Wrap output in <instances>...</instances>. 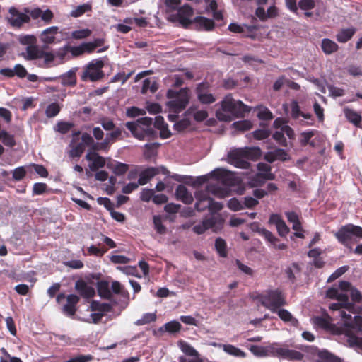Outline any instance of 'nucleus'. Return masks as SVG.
Here are the masks:
<instances>
[{"label": "nucleus", "instance_id": "e2e57ef3", "mask_svg": "<svg viewBox=\"0 0 362 362\" xmlns=\"http://www.w3.org/2000/svg\"><path fill=\"white\" fill-rule=\"evenodd\" d=\"M153 222L157 233L159 234H165L166 233V227L163 224L162 218L160 216H154Z\"/></svg>", "mask_w": 362, "mask_h": 362}, {"label": "nucleus", "instance_id": "4468645a", "mask_svg": "<svg viewBox=\"0 0 362 362\" xmlns=\"http://www.w3.org/2000/svg\"><path fill=\"white\" fill-rule=\"evenodd\" d=\"M268 223L276 226L277 233L281 237H286L290 232L289 228L279 214H272Z\"/></svg>", "mask_w": 362, "mask_h": 362}, {"label": "nucleus", "instance_id": "9b49d317", "mask_svg": "<svg viewBox=\"0 0 362 362\" xmlns=\"http://www.w3.org/2000/svg\"><path fill=\"white\" fill-rule=\"evenodd\" d=\"M66 298L64 293H62L57 296L56 300L58 303ZM79 301V298L75 294H69L66 296V303L62 307V312L69 317L74 316L76 311V305Z\"/></svg>", "mask_w": 362, "mask_h": 362}, {"label": "nucleus", "instance_id": "6ab92c4d", "mask_svg": "<svg viewBox=\"0 0 362 362\" xmlns=\"http://www.w3.org/2000/svg\"><path fill=\"white\" fill-rule=\"evenodd\" d=\"M204 224L208 229H211L214 232H218L221 230L223 226V219L218 214H212L204 219Z\"/></svg>", "mask_w": 362, "mask_h": 362}, {"label": "nucleus", "instance_id": "69168bd1", "mask_svg": "<svg viewBox=\"0 0 362 362\" xmlns=\"http://www.w3.org/2000/svg\"><path fill=\"white\" fill-rule=\"evenodd\" d=\"M23 11L27 15L30 16V19L37 20L39 18H41L42 10L39 7H36L33 9H30L28 7H25L23 8Z\"/></svg>", "mask_w": 362, "mask_h": 362}, {"label": "nucleus", "instance_id": "09e8293b", "mask_svg": "<svg viewBox=\"0 0 362 362\" xmlns=\"http://www.w3.org/2000/svg\"><path fill=\"white\" fill-rule=\"evenodd\" d=\"M320 2V0H299L298 6L300 10L310 11L313 9Z\"/></svg>", "mask_w": 362, "mask_h": 362}, {"label": "nucleus", "instance_id": "bb28decb", "mask_svg": "<svg viewBox=\"0 0 362 362\" xmlns=\"http://www.w3.org/2000/svg\"><path fill=\"white\" fill-rule=\"evenodd\" d=\"M193 25L199 30H211L214 27L213 20L204 16H197L193 19Z\"/></svg>", "mask_w": 362, "mask_h": 362}, {"label": "nucleus", "instance_id": "680f3d73", "mask_svg": "<svg viewBox=\"0 0 362 362\" xmlns=\"http://www.w3.org/2000/svg\"><path fill=\"white\" fill-rule=\"evenodd\" d=\"M98 122L105 131H111L117 127L113 120L107 117L100 118Z\"/></svg>", "mask_w": 362, "mask_h": 362}, {"label": "nucleus", "instance_id": "4c0bfd02", "mask_svg": "<svg viewBox=\"0 0 362 362\" xmlns=\"http://www.w3.org/2000/svg\"><path fill=\"white\" fill-rule=\"evenodd\" d=\"M321 49L325 54L329 55L336 52L339 46L334 41L329 38H324L321 42Z\"/></svg>", "mask_w": 362, "mask_h": 362}, {"label": "nucleus", "instance_id": "a211bd4d", "mask_svg": "<svg viewBox=\"0 0 362 362\" xmlns=\"http://www.w3.org/2000/svg\"><path fill=\"white\" fill-rule=\"evenodd\" d=\"M122 129L121 127H116L111 130L110 132L107 133L105 139L100 142L98 146L103 151H107L110 148L111 143L119 139L122 136Z\"/></svg>", "mask_w": 362, "mask_h": 362}, {"label": "nucleus", "instance_id": "c85d7f7f", "mask_svg": "<svg viewBox=\"0 0 362 362\" xmlns=\"http://www.w3.org/2000/svg\"><path fill=\"white\" fill-rule=\"evenodd\" d=\"M158 173V168L153 167L147 168L140 173L138 182L140 185H144Z\"/></svg>", "mask_w": 362, "mask_h": 362}, {"label": "nucleus", "instance_id": "de8ad7c7", "mask_svg": "<svg viewBox=\"0 0 362 362\" xmlns=\"http://www.w3.org/2000/svg\"><path fill=\"white\" fill-rule=\"evenodd\" d=\"M223 350L228 354L235 357L245 358L246 356V354L243 351L231 344H223Z\"/></svg>", "mask_w": 362, "mask_h": 362}, {"label": "nucleus", "instance_id": "bf43d9fd", "mask_svg": "<svg viewBox=\"0 0 362 362\" xmlns=\"http://www.w3.org/2000/svg\"><path fill=\"white\" fill-rule=\"evenodd\" d=\"M69 47V45H66L58 49V50L54 54L55 57L62 62L69 59L71 57L69 56V54H70Z\"/></svg>", "mask_w": 362, "mask_h": 362}, {"label": "nucleus", "instance_id": "a18cd8bd", "mask_svg": "<svg viewBox=\"0 0 362 362\" xmlns=\"http://www.w3.org/2000/svg\"><path fill=\"white\" fill-rule=\"evenodd\" d=\"M180 323L176 320H173L160 327L159 331L161 332H167L170 334H174L178 332L180 330Z\"/></svg>", "mask_w": 362, "mask_h": 362}, {"label": "nucleus", "instance_id": "6e6d98bb", "mask_svg": "<svg viewBox=\"0 0 362 362\" xmlns=\"http://www.w3.org/2000/svg\"><path fill=\"white\" fill-rule=\"evenodd\" d=\"M233 127L240 132L249 130L252 128V123L249 120H240L233 122Z\"/></svg>", "mask_w": 362, "mask_h": 362}, {"label": "nucleus", "instance_id": "37998d69", "mask_svg": "<svg viewBox=\"0 0 362 362\" xmlns=\"http://www.w3.org/2000/svg\"><path fill=\"white\" fill-rule=\"evenodd\" d=\"M317 356L318 358L315 362H341L340 358L333 355L327 350L320 351Z\"/></svg>", "mask_w": 362, "mask_h": 362}, {"label": "nucleus", "instance_id": "603ef678", "mask_svg": "<svg viewBox=\"0 0 362 362\" xmlns=\"http://www.w3.org/2000/svg\"><path fill=\"white\" fill-rule=\"evenodd\" d=\"M74 127L73 123L69 122H58L54 127V130L62 134L68 133Z\"/></svg>", "mask_w": 362, "mask_h": 362}, {"label": "nucleus", "instance_id": "a19ab883", "mask_svg": "<svg viewBox=\"0 0 362 362\" xmlns=\"http://www.w3.org/2000/svg\"><path fill=\"white\" fill-rule=\"evenodd\" d=\"M68 148L69 149V156L72 158L81 157L84 151L83 144H81L80 141H71Z\"/></svg>", "mask_w": 362, "mask_h": 362}, {"label": "nucleus", "instance_id": "f3484780", "mask_svg": "<svg viewBox=\"0 0 362 362\" xmlns=\"http://www.w3.org/2000/svg\"><path fill=\"white\" fill-rule=\"evenodd\" d=\"M96 151H89L86 155V159L90 162L89 169L95 172L98 168L104 167L105 165V158L100 156Z\"/></svg>", "mask_w": 362, "mask_h": 362}, {"label": "nucleus", "instance_id": "cd10ccee", "mask_svg": "<svg viewBox=\"0 0 362 362\" xmlns=\"http://www.w3.org/2000/svg\"><path fill=\"white\" fill-rule=\"evenodd\" d=\"M185 116L192 117L197 122H202L208 117V112L206 110L199 109L197 106H191L185 112Z\"/></svg>", "mask_w": 362, "mask_h": 362}, {"label": "nucleus", "instance_id": "c756f323", "mask_svg": "<svg viewBox=\"0 0 362 362\" xmlns=\"http://www.w3.org/2000/svg\"><path fill=\"white\" fill-rule=\"evenodd\" d=\"M204 192H206L208 195L212 194L218 198H224L228 196L229 192L226 188L222 187L218 184H209L206 185V189Z\"/></svg>", "mask_w": 362, "mask_h": 362}, {"label": "nucleus", "instance_id": "72a5a7b5", "mask_svg": "<svg viewBox=\"0 0 362 362\" xmlns=\"http://www.w3.org/2000/svg\"><path fill=\"white\" fill-rule=\"evenodd\" d=\"M279 317L284 322L289 323L291 326L298 327V320L293 316V315L287 310L279 308L276 312Z\"/></svg>", "mask_w": 362, "mask_h": 362}, {"label": "nucleus", "instance_id": "13d9d810", "mask_svg": "<svg viewBox=\"0 0 362 362\" xmlns=\"http://www.w3.org/2000/svg\"><path fill=\"white\" fill-rule=\"evenodd\" d=\"M136 124H141V127H143L145 129H148L151 131V133L153 134L154 131L152 129L153 125V119L151 117H144L139 118L136 120V122H134Z\"/></svg>", "mask_w": 362, "mask_h": 362}, {"label": "nucleus", "instance_id": "4be33fe9", "mask_svg": "<svg viewBox=\"0 0 362 362\" xmlns=\"http://www.w3.org/2000/svg\"><path fill=\"white\" fill-rule=\"evenodd\" d=\"M75 289L83 298L87 299L92 298L95 293V289L83 280L76 281Z\"/></svg>", "mask_w": 362, "mask_h": 362}, {"label": "nucleus", "instance_id": "49530a36", "mask_svg": "<svg viewBox=\"0 0 362 362\" xmlns=\"http://www.w3.org/2000/svg\"><path fill=\"white\" fill-rule=\"evenodd\" d=\"M180 349L187 356H190V358H202L199 352L187 342H182L180 344Z\"/></svg>", "mask_w": 362, "mask_h": 362}, {"label": "nucleus", "instance_id": "e433bc0d", "mask_svg": "<svg viewBox=\"0 0 362 362\" xmlns=\"http://www.w3.org/2000/svg\"><path fill=\"white\" fill-rule=\"evenodd\" d=\"M81 144H83V146H90V151H103V149L100 148L98 144L100 142H95L94 141L93 137L88 133H83L81 135Z\"/></svg>", "mask_w": 362, "mask_h": 362}, {"label": "nucleus", "instance_id": "dca6fc26", "mask_svg": "<svg viewBox=\"0 0 362 362\" xmlns=\"http://www.w3.org/2000/svg\"><path fill=\"white\" fill-rule=\"evenodd\" d=\"M125 126L131 132L132 135L139 140L142 141L147 136H153L150 130L141 127V124H136L134 122H127Z\"/></svg>", "mask_w": 362, "mask_h": 362}, {"label": "nucleus", "instance_id": "aec40b11", "mask_svg": "<svg viewBox=\"0 0 362 362\" xmlns=\"http://www.w3.org/2000/svg\"><path fill=\"white\" fill-rule=\"evenodd\" d=\"M196 199V203L194 206L199 211H203L206 209H209V196L206 192L204 190L197 191L194 194Z\"/></svg>", "mask_w": 362, "mask_h": 362}, {"label": "nucleus", "instance_id": "2eb2a0df", "mask_svg": "<svg viewBox=\"0 0 362 362\" xmlns=\"http://www.w3.org/2000/svg\"><path fill=\"white\" fill-rule=\"evenodd\" d=\"M250 352L255 356L262 358L268 356H274L275 343H272L268 346L250 345L248 347Z\"/></svg>", "mask_w": 362, "mask_h": 362}, {"label": "nucleus", "instance_id": "39448f33", "mask_svg": "<svg viewBox=\"0 0 362 362\" xmlns=\"http://www.w3.org/2000/svg\"><path fill=\"white\" fill-rule=\"evenodd\" d=\"M221 108L235 117H243L245 113L250 112V107L245 105L241 100H235L230 94L224 97L221 101Z\"/></svg>", "mask_w": 362, "mask_h": 362}, {"label": "nucleus", "instance_id": "338daca9", "mask_svg": "<svg viewBox=\"0 0 362 362\" xmlns=\"http://www.w3.org/2000/svg\"><path fill=\"white\" fill-rule=\"evenodd\" d=\"M132 74L133 71H131L127 74H125L124 72H119L111 78L110 82L115 83L121 81L122 84H124L129 78Z\"/></svg>", "mask_w": 362, "mask_h": 362}, {"label": "nucleus", "instance_id": "f704fd0d", "mask_svg": "<svg viewBox=\"0 0 362 362\" xmlns=\"http://www.w3.org/2000/svg\"><path fill=\"white\" fill-rule=\"evenodd\" d=\"M218 180H221L225 184L231 186L235 184L233 175L228 170L224 169H216L212 172Z\"/></svg>", "mask_w": 362, "mask_h": 362}, {"label": "nucleus", "instance_id": "f8f14e48", "mask_svg": "<svg viewBox=\"0 0 362 362\" xmlns=\"http://www.w3.org/2000/svg\"><path fill=\"white\" fill-rule=\"evenodd\" d=\"M288 361H301L303 354L298 351L289 349L286 346L275 343L274 356Z\"/></svg>", "mask_w": 362, "mask_h": 362}, {"label": "nucleus", "instance_id": "4d7b16f0", "mask_svg": "<svg viewBox=\"0 0 362 362\" xmlns=\"http://www.w3.org/2000/svg\"><path fill=\"white\" fill-rule=\"evenodd\" d=\"M42 52L35 46H28L26 48V57L28 59H41Z\"/></svg>", "mask_w": 362, "mask_h": 362}, {"label": "nucleus", "instance_id": "a878e982", "mask_svg": "<svg viewBox=\"0 0 362 362\" xmlns=\"http://www.w3.org/2000/svg\"><path fill=\"white\" fill-rule=\"evenodd\" d=\"M257 177L262 178L263 181L272 180L275 178V175L271 172V166L264 163H259L257 165Z\"/></svg>", "mask_w": 362, "mask_h": 362}, {"label": "nucleus", "instance_id": "423d86ee", "mask_svg": "<svg viewBox=\"0 0 362 362\" xmlns=\"http://www.w3.org/2000/svg\"><path fill=\"white\" fill-rule=\"evenodd\" d=\"M104 62L101 59H93L90 61L84 68L81 75V79L83 81H97L104 76L103 68Z\"/></svg>", "mask_w": 362, "mask_h": 362}, {"label": "nucleus", "instance_id": "79ce46f5", "mask_svg": "<svg viewBox=\"0 0 362 362\" xmlns=\"http://www.w3.org/2000/svg\"><path fill=\"white\" fill-rule=\"evenodd\" d=\"M344 112L349 122L354 124L356 127H360L361 116L359 113L350 108H345L344 110Z\"/></svg>", "mask_w": 362, "mask_h": 362}, {"label": "nucleus", "instance_id": "c03bdc74", "mask_svg": "<svg viewBox=\"0 0 362 362\" xmlns=\"http://www.w3.org/2000/svg\"><path fill=\"white\" fill-rule=\"evenodd\" d=\"M90 308L91 311L104 314L105 313L111 311L112 306L109 303L93 300L90 303Z\"/></svg>", "mask_w": 362, "mask_h": 362}, {"label": "nucleus", "instance_id": "58836bf2", "mask_svg": "<svg viewBox=\"0 0 362 362\" xmlns=\"http://www.w3.org/2000/svg\"><path fill=\"white\" fill-rule=\"evenodd\" d=\"M317 133L315 129H309L302 132L299 135V143L301 146H305L308 144L314 147L315 143L313 141H310V139Z\"/></svg>", "mask_w": 362, "mask_h": 362}, {"label": "nucleus", "instance_id": "20e7f679", "mask_svg": "<svg viewBox=\"0 0 362 362\" xmlns=\"http://www.w3.org/2000/svg\"><path fill=\"white\" fill-rule=\"evenodd\" d=\"M329 310L333 311H339V315L344 322V325L351 329L355 332H362V317L360 315H354L353 317L349 313H346L342 309H345L342 304L339 302L331 303L329 306Z\"/></svg>", "mask_w": 362, "mask_h": 362}, {"label": "nucleus", "instance_id": "c9c22d12", "mask_svg": "<svg viewBox=\"0 0 362 362\" xmlns=\"http://www.w3.org/2000/svg\"><path fill=\"white\" fill-rule=\"evenodd\" d=\"M76 70L77 68L71 69L60 76L61 82L63 86H74L76 84Z\"/></svg>", "mask_w": 362, "mask_h": 362}, {"label": "nucleus", "instance_id": "473e14b6", "mask_svg": "<svg viewBox=\"0 0 362 362\" xmlns=\"http://www.w3.org/2000/svg\"><path fill=\"white\" fill-rule=\"evenodd\" d=\"M356 32L354 27L341 29L336 35V40L340 43H346L349 41Z\"/></svg>", "mask_w": 362, "mask_h": 362}, {"label": "nucleus", "instance_id": "1a4fd4ad", "mask_svg": "<svg viewBox=\"0 0 362 362\" xmlns=\"http://www.w3.org/2000/svg\"><path fill=\"white\" fill-rule=\"evenodd\" d=\"M9 16L6 17V21L13 27L20 28L23 23H28L30 21V16L23 10L20 12L16 7L11 6L8 9Z\"/></svg>", "mask_w": 362, "mask_h": 362}, {"label": "nucleus", "instance_id": "5701e85b", "mask_svg": "<svg viewBox=\"0 0 362 362\" xmlns=\"http://www.w3.org/2000/svg\"><path fill=\"white\" fill-rule=\"evenodd\" d=\"M59 28L57 26H51L45 29L40 36L41 42L45 45L54 43Z\"/></svg>", "mask_w": 362, "mask_h": 362}, {"label": "nucleus", "instance_id": "ddd939ff", "mask_svg": "<svg viewBox=\"0 0 362 362\" xmlns=\"http://www.w3.org/2000/svg\"><path fill=\"white\" fill-rule=\"evenodd\" d=\"M245 148H236L230 151L228 153V162L235 167L242 169H246L249 166V163L245 160Z\"/></svg>", "mask_w": 362, "mask_h": 362}, {"label": "nucleus", "instance_id": "b1692460", "mask_svg": "<svg viewBox=\"0 0 362 362\" xmlns=\"http://www.w3.org/2000/svg\"><path fill=\"white\" fill-rule=\"evenodd\" d=\"M175 197L177 200L185 204H190L193 202V197L187 188L183 185H179L175 189Z\"/></svg>", "mask_w": 362, "mask_h": 362}, {"label": "nucleus", "instance_id": "774afa93", "mask_svg": "<svg viewBox=\"0 0 362 362\" xmlns=\"http://www.w3.org/2000/svg\"><path fill=\"white\" fill-rule=\"evenodd\" d=\"M1 352L4 355V357L0 358V362H23L20 358L11 356L5 348H1Z\"/></svg>", "mask_w": 362, "mask_h": 362}, {"label": "nucleus", "instance_id": "052dcab7", "mask_svg": "<svg viewBox=\"0 0 362 362\" xmlns=\"http://www.w3.org/2000/svg\"><path fill=\"white\" fill-rule=\"evenodd\" d=\"M227 206L233 211H240L244 209L243 202L235 197L231 198L228 201Z\"/></svg>", "mask_w": 362, "mask_h": 362}, {"label": "nucleus", "instance_id": "7c9ffc66", "mask_svg": "<svg viewBox=\"0 0 362 362\" xmlns=\"http://www.w3.org/2000/svg\"><path fill=\"white\" fill-rule=\"evenodd\" d=\"M92 32L88 28H83L80 30H74L71 33H64L62 35L65 40H69L70 38L74 40H83L88 37L91 35Z\"/></svg>", "mask_w": 362, "mask_h": 362}, {"label": "nucleus", "instance_id": "7ed1b4c3", "mask_svg": "<svg viewBox=\"0 0 362 362\" xmlns=\"http://www.w3.org/2000/svg\"><path fill=\"white\" fill-rule=\"evenodd\" d=\"M166 95L169 99L166 105L170 112H181L185 109L190 99L188 88H182L179 90L169 89Z\"/></svg>", "mask_w": 362, "mask_h": 362}, {"label": "nucleus", "instance_id": "412c9836", "mask_svg": "<svg viewBox=\"0 0 362 362\" xmlns=\"http://www.w3.org/2000/svg\"><path fill=\"white\" fill-rule=\"evenodd\" d=\"M339 286L342 291H348L353 303H360L362 300V295L359 290L354 287L351 284L346 281H341Z\"/></svg>", "mask_w": 362, "mask_h": 362}, {"label": "nucleus", "instance_id": "864d4df0", "mask_svg": "<svg viewBox=\"0 0 362 362\" xmlns=\"http://www.w3.org/2000/svg\"><path fill=\"white\" fill-rule=\"evenodd\" d=\"M258 109L257 117L261 120H271L273 118L272 112L266 107L260 105L257 106Z\"/></svg>", "mask_w": 362, "mask_h": 362}, {"label": "nucleus", "instance_id": "8fccbe9b", "mask_svg": "<svg viewBox=\"0 0 362 362\" xmlns=\"http://www.w3.org/2000/svg\"><path fill=\"white\" fill-rule=\"evenodd\" d=\"M61 107L57 102H53L47 105L45 110V115L48 118L56 117L60 112Z\"/></svg>", "mask_w": 362, "mask_h": 362}, {"label": "nucleus", "instance_id": "5fc2aeb1", "mask_svg": "<svg viewBox=\"0 0 362 362\" xmlns=\"http://www.w3.org/2000/svg\"><path fill=\"white\" fill-rule=\"evenodd\" d=\"M156 319V315L153 313H147L142 315L140 319H138L134 324L136 325L140 326L146 324L151 323L154 322Z\"/></svg>", "mask_w": 362, "mask_h": 362}, {"label": "nucleus", "instance_id": "0eeeda50", "mask_svg": "<svg viewBox=\"0 0 362 362\" xmlns=\"http://www.w3.org/2000/svg\"><path fill=\"white\" fill-rule=\"evenodd\" d=\"M193 9L185 4L177 9L176 13L170 14L168 20L172 22H178L184 28H187L192 24Z\"/></svg>", "mask_w": 362, "mask_h": 362}, {"label": "nucleus", "instance_id": "9d476101", "mask_svg": "<svg viewBox=\"0 0 362 362\" xmlns=\"http://www.w3.org/2000/svg\"><path fill=\"white\" fill-rule=\"evenodd\" d=\"M211 85L208 82H201L197 84L195 92L198 100L202 104L209 105L216 100V97L211 93Z\"/></svg>", "mask_w": 362, "mask_h": 362}, {"label": "nucleus", "instance_id": "f03ea898", "mask_svg": "<svg viewBox=\"0 0 362 362\" xmlns=\"http://www.w3.org/2000/svg\"><path fill=\"white\" fill-rule=\"evenodd\" d=\"M334 237L339 243L351 249L352 243L362 239V227L352 223L346 224L339 228Z\"/></svg>", "mask_w": 362, "mask_h": 362}, {"label": "nucleus", "instance_id": "f257e3e1", "mask_svg": "<svg viewBox=\"0 0 362 362\" xmlns=\"http://www.w3.org/2000/svg\"><path fill=\"white\" fill-rule=\"evenodd\" d=\"M264 307L276 313L277 309L287 304L286 296L279 289L267 290L255 296Z\"/></svg>", "mask_w": 362, "mask_h": 362}, {"label": "nucleus", "instance_id": "0e129e2a", "mask_svg": "<svg viewBox=\"0 0 362 362\" xmlns=\"http://www.w3.org/2000/svg\"><path fill=\"white\" fill-rule=\"evenodd\" d=\"M272 138L281 146L284 147H286L288 146V141L285 137L284 133L281 130L276 131L273 135Z\"/></svg>", "mask_w": 362, "mask_h": 362}, {"label": "nucleus", "instance_id": "3c124183", "mask_svg": "<svg viewBox=\"0 0 362 362\" xmlns=\"http://www.w3.org/2000/svg\"><path fill=\"white\" fill-rule=\"evenodd\" d=\"M215 248L219 256L222 257H226L227 256L226 243L223 238H217L216 239Z\"/></svg>", "mask_w": 362, "mask_h": 362}, {"label": "nucleus", "instance_id": "6e6552de", "mask_svg": "<svg viewBox=\"0 0 362 362\" xmlns=\"http://www.w3.org/2000/svg\"><path fill=\"white\" fill-rule=\"evenodd\" d=\"M326 296L329 298L337 300L349 311L354 308L353 303L349 300V291H342L339 284L337 287L332 286L328 288L326 291Z\"/></svg>", "mask_w": 362, "mask_h": 362}, {"label": "nucleus", "instance_id": "2f4dec72", "mask_svg": "<svg viewBox=\"0 0 362 362\" xmlns=\"http://www.w3.org/2000/svg\"><path fill=\"white\" fill-rule=\"evenodd\" d=\"M105 42L104 38H95L90 42H83L81 43L83 54H91L96 48L102 46Z\"/></svg>", "mask_w": 362, "mask_h": 362}, {"label": "nucleus", "instance_id": "ea45409f", "mask_svg": "<svg viewBox=\"0 0 362 362\" xmlns=\"http://www.w3.org/2000/svg\"><path fill=\"white\" fill-rule=\"evenodd\" d=\"M97 290L98 295L103 298L110 299L112 297L109 282L107 281L102 280L98 281Z\"/></svg>", "mask_w": 362, "mask_h": 362}, {"label": "nucleus", "instance_id": "393cba45", "mask_svg": "<svg viewBox=\"0 0 362 362\" xmlns=\"http://www.w3.org/2000/svg\"><path fill=\"white\" fill-rule=\"evenodd\" d=\"M250 228L252 231L257 233L263 237L267 242H274L276 240V237L271 231L265 228L260 227L257 222L251 223Z\"/></svg>", "mask_w": 362, "mask_h": 362}]
</instances>
